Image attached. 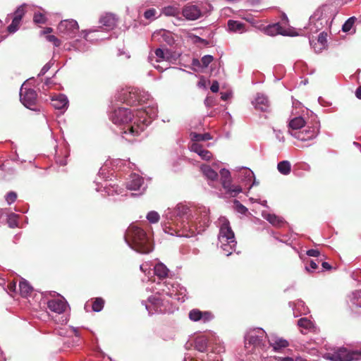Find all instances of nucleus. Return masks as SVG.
Returning <instances> with one entry per match:
<instances>
[{
  "label": "nucleus",
  "mask_w": 361,
  "mask_h": 361,
  "mask_svg": "<svg viewBox=\"0 0 361 361\" xmlns=\"http://www.w3.org/2000/svg\"><path fill=\"white\" fill-rule=\"evenodd\" d=\"M145 114H147L145 111L137 110L135 116L130 109L118 107L110 114V119L114 124L124 126L123 134L135 137L139 135L149 123L145 118L141 121Z\"/></svg>",
  "instance_id": "nucleus-1"
},
{
  "label": "nucleus",
  "mask_w": 361,
  "mask_h": 361,
  "mask_svg": "<svg viewBox=\"0 0 361 361\" xmlns=\"http://www.w3.org/2000/svg\"><path fill=\"white\" fill-rule=\"evenodd\" d=\"M191 216V210L183 204H178L173 210L169 211L166 214V221L163 224L165 233L171 235H188L189 221Z\"/></svg>",
  "instance_id": "nucleus-2"
},
{
  "label": "nucleus",
  "mask_w": 361,
  "mask_h": 361,
  "mask_svg": "<svg viewBox=\"0 0 361 361\" xmlns=\"http://www.w3.org/2000/svg\"><path fill=\"white\" fill-rule=\"evenodd\" d=\"M126 243L135 251L149 253L153 250L151 237L140 227L131 224L124 235Z\"/></svg>",
  "instance_id": "nucleus-3"
},
{
  "label": "nucleus",
  "mask_w": 361,
  "mask_h": 361,
  "mask_svg": "<svg viewBox=\"0 0 361 361\" xmlns=\"http://www.w3.org/2000/svg\"><path fill=\"white\" fill-rule=\"evenodd\" d=\"M148 99V95L140 90L130 87L119 94L118 99L130 106L141 104Z\"/></svg>",
  "instance_id": "nucleus-4"
},
{
  "label": "nucleus",
  "mask_w": 361,
  "mask_h": 361,
  "mask_svg": "<svg viewBox=\"0 0 361 361\" xmlns=\"http://www.w3.org/2000/svg\"><path fill=\"white\" fill-rule=\"evenodd\" d=\"M324 357L331 361H354L361 359V351L348 350L340 348L333 353H326Z\"/></svg>",
  "instance_id": "nucleus-5"
},
{
  "label": "nucleus",
  "mask_w": 361,
  "mask_h": 361,
  "mask_svg": "<svg viewBox=\"0 0 361 361\" xmlns=\"http://www.w3.org/2000/svg\"><path fill=\"white\" fill-rule=\"evenodd\" d=\"M221 185L226 192L231 197H235L242 192V188L240 185L231 184V178L229 171L223 169L220 171Z\"/></svg>",
  "instance_id": "nucleus-6"
},
{
  "label": "nucleus",
  "mask_w": 361,
  "mask_h": 361,
  "mask_svg": "<svg viewBox=\"0 0 361 361\" xmlns=\"http://www.w3.org/2000/svg\"><path fill=\"white\" fill-rule=\"evenodd\" d=\"M20 101L22 104L32 111H37L38 109L36 106L37 100V94L35 90L32 89H21L20 93Z\"/></svg>",
  "instance_id": "nucleus-7"
},
{
  "label": "nucleus",
  "mask_w": 361,
  "mask_h": 361,
  "mask_svg": "<svg viewBox=\"0 0 361 361\" xmlns=\"http://www.w3.org/2000/svg\"><path fill=\"white\" fill-rule=\"evenodd\" d=\"M264 331L262 329L258 331H253L245 336V344L253 345L255 348H259L263 349L264 348V343L263 342Z\"/></svg>",
  "instance_id": "nucleus-8"
},
{
  "label": "nucleus",
  "mask_w": 361,
  "mask_h": 361,
  "mask_svg": "<svg viewBox=\"0 0 361 361\" xmlns=\"http://www.w3.org/2000/svg\"><path fill=\"white\" fill-rule=\"evenodd\" d=\"M57 28L61 33L72 37L78 30L79 26L76 20L71 19L61 20Z\"/></svg>",
  "instance_id": "nucleus-9"
},
{
  "label": "nucleus",
  "mask_w": 361,
  "mask_h": 361,
  "mask_svg": "<svg viewBox=\"0 0 361 361\" xmlns=\"http://www.w3.org/2000/svg\"><path fill=\"white\" fill-rule=\"evenodd\" d=\"M189 319L192 322H202L207 323L211 322L214 316L210 311H201L199 309H192L188 313Z\"/></svg>",
  "instance_id": "nucleus-10"
},
{
  "label": "nucleus",
  "mask_w": 361,
  "mask_h": 361,
  "mask_svg": "<svg viewBox=\"0 0 361 361\" xmlns=\"http://www.w3.org/2000/svg\"><path fill=\"white\" fill-rule=\"evenodd\" d=\"M219 240L221 243L236 242L234 233L229 226V222L228 221L223 223L220 228Z\"/></svg>",
  "instance_id": "nucleus-11"
},
{
  "label": "nucleus",
  "mask_w": 361,
  "mask_h": 361,
  "mask_svg": "<svg viewBox=\"0 0 361 361\" xmlns=\"http://www.w3.org/2000/svg\"><path fill=\"white\" fill-rule=\"evenodd\" d=\"M318 134V129L316 127L310 128L303 131L290 133V135L301 141H307L314 139Z\"/></svg>",
  "instance_id": "nucleus-12"
},
{
  "label": "nucleus",
  "mask_w": 361,
  "mask_h": 361,
  "mask_svg": "<svg viewBox=\"0 0 361 361\" xmlns=\"http://www.w3.org/2000/svg\"><path fill=\"white\" fill-rule=\"evenodd\" d=\"M47 307L51 312L61 314L66 310L67 302L63 298L52 299L49 300Z\"/></svg>",
  "instance_id": "nucleus-13"
},
{
  "label": "nucleus",
  "mask_w": 361,
  "mask_h": 361,
  "mask_svg": "<svg viewBox=\"0 0 361 361\" xmlns=\"http://www.w3.org/2000/svg\"><path fill=\"white\" fill-rule=\"evenodd\" d=\"M182 13L186 19L190 20H197L202 16L200 9L195 5L185 6Z\"/></svg>",
  "instance_id": "nucleus-14"
},
{
  "label": "nucleus",
  "mask_w": 361,
  "mask_h": 361,
  "mask_svg": "<svg viewBox=\"0 0 361 361\" xmlns=\"http://www.w3.org/2000/svg\"><path fill=\"white\" fill-rule=\"evenodd\" d=\"M252 104L257 110L267 112L269 110L270 104L269 99L263 94H257Z\"/></svg>",
  "instance_id": "nucleus-15"
},
{
  "label": "nucleus",
  "mask_w": 361,
  "mask_h": 361,
  "mask_svg": "<svg viewBox=\"0 0 361 361\" xmlns=\"http://www.w3.org/2000/svg\"><path fill=\"white\" fill-rule=\"evenodd\" d=\"M265 32L267 35L275 36L276 35H281L283 36L293 35L290 34L287 30L282 27L279 23L269 25L266 27Z\"/></svg>",
  "instance_id": "nucleus-16"
},
{
  "label": "nucleus",
  "mask_w": 361,
  "mask_h": 361,
  "mask_svg": "<svg viewBox=\"0 0 361 361\" xmlns=\"http://www.w3.org/2000/svg\"><path fill=\"white\" fill-rule=\"evenodd\" d=\"M190 149L191 151L198 154L202 159L209 161L212 157V154L211 153V152L204 149L201 145L197 142H194L192 144V145L190 146Z\"/></svg>",
  "instance_id": "nucleus-17"
},
{
  "label": "nucleus",
  "mask_w": 361,
  "mask_h": 361,
  "mask_svg": "<svg viewBox=\"0 0 361 361\" xmlns=\"http://www.w3.org/2000/svg\"><path fill=\"white\" fill-rule=\"evenodd\" d=\"M143 184V178L139 175L133 174L128 181L126 187L130 190H138Z\"/></svg>",
  "instance_id": "nucleus-18"
},
{
  "label": "nucleus",
  "mask_w": 361,
  "mask_h": 361,
  "mask_svg": "<svg viewBox=\"0 0 361 361\" xmlns=\"http://www.w3.org/2000/svg\"><path fill=\"white\" fill-rule=\"evenodd\" d=\"M68 99L64 94H59L51 100V105L56 109H65L68 106Z\"/></svg>",
  "instance_id": "nucleus-19"
},
{
  "label": "nucleus",
  "mask_w": 361,
  "mask_h": 361,
  "mask_svg": "<svg viewBox=\"0 0 361 361\" xmlns=\"http://www.w3.org/2000/svg\"><path fill=\"white\" fill-rule=\"evenodd\" d=\"M264 219L269 221L272 226L281 228L286 224V221L279 216L274 214H267L263 215Z\"/></svg>",
  "instance_id": "nucleus-20"
},
{
  "label": "nucleus",
  "mask_w": 361,
  "mask_h": 361,
  "mask_svg": "<svg viewBox=\"0 0 361 361\" xmlns=\"http://www.w3.org/2000/svg\"><path fill=\"white\" fill-rule=\"evenodd\" d=\"M99 22L106 30H111L116 25V19L114 15L106 13L100 18Z\"/></svg>",
  "instance_id": "nucleus-21"
},
{
  "label": "nucleus",
  "mask_w": 361,
  "mask_h": 361,
  "mask_svg": "<svg viewBox=\"0 0 361 361\" xmlns=\"http://www.w3.org/2000/svg\"><path fill=\"white\" fill-rule=\"evenodd\" d=\"M269 345L273 347L274 351H279L289 345L288 341L281 338L271 339L269 340Z\"/></svg>",
  "instance_id": "nucleus-22"
},
{
  "label": "nucleus",
  "mask_w": 361,
  "mask_h": 361,
  "mask_svg": "<svg viewBox=\"0 0 361 361\" xmlns=\"http://www.w3.org/2000/svg\"><path fill=\"white\" fill-rule=\"evenodd\" d=\"M305 124V119L301 116H298L290 121L288 126L292 130H299L304 127Z\"/></svg>",
  "instance_id": "nucleus-23"
},
{
  "label": "nucleus",
  "mask_w": 361,
  "mask_h": 361,
  "mask_svg": "<svg viewBox=\"0 0 361 361\" xmlns=\"http://www.w3.org/2000/svg\"><path fill=\"white\" fill-rule=\"evenodd\" d=\"M19 289L20 295L24 298H26L28 295H30V294L32 292L33 290L32 287L25 280L20 281Z\"/></svg>",
  "instance_id": "nucleus-24"
},
{
  "label": "nucleus",
  "mask_w": 361,
  "mask_h": 361,
  "mask_svg": "<svg viewBox=\"0 0 361 361\" xmlns=\"http://www.w3.org/2000/svg\"><path fill=\"white\" fill-rule=\"evenodd\" d=\"M227 24L229 30L232 32H243L245 30V24L239 21L229 20Z\"/></svg>",
  "instance_id": "nucleus-25"
},
{
  "label": "nucleus",
  "mask_w": 361,
  "mask_h": 361,
  "mask_svg": "<svg viewBox=\"0 0 361 361\" xmlns=\"http://www.w3.org/2000/svg\"><path fill=\"white\" fill-rule=\"evenodd\" d=\"M154 274L160 279H164L167 277L169 274V269L162 263H159L154 267Z\"/></svg>",
  "instance_id": "nucleus-26"
},
{
  "label": "nucleus",
  "mask_w": 361,
  "mask_h": 361,
  "mask_svg": "<svg viewBox=\"0 0 361 361\" xmlns=\"http://www.w3.org/2000/svg\"><path fill=\"white\" fill-rule=\"evenodd\" d=\"M201 170L204 175L208 178L212 180H214L217 178L218 174L217 173L213 170L208 165H202L201 166Z\"/></svg>",
  "instance_id": "nucleus-27"
},
{
  "label": "nucleus",
  "mask_w": 361,
  "mask_h": 361,
  "mask_svg": "<svg viewBox=\"0 0 361 361\" xmlns=\"http://www.w3.org/2000/svg\"><path fill=\"white\" fill-rule=\"evenodd\" d=\"M158 36H160L162 37L163 41H164L168 44H171L173 43V38L171 35V34L166 30H161L159 32H154L153 34L154 37H157Z\"/></svg>",
  "instance_id": "nucleus-28"
},
{
  "label": "nucleus",
  "mask_w": 361,
  "mask_h": 361,
  "mask_svg": "<svg viewBox=\"0 0 361 361\" xmlns=\"http://www.w3.org/2000/svg\"><path fill=\"white\" fill-rule=\"evenodd\" d=\"M27 5L26 4H23L18 6L12 14L13 18L21 22L23 18L27 12Z\"/></svg>",
  "instance_id": "nucleus-29"
},
{
  "label": "nucleus",
  "mask_w": 361,
  "mask_h": 361,
  "mask_svg": "<svg viewBox=\"0 0 361 361\" xmlns=\"http://www.w3.org/2000/svg\"><path fill=\"white\" fill-rule=\"evenodd\" d=\"M195 348L200 352H205L207 348V339L204 337H200L195 340Z\"/></svg>",
  "instance_id": "nucleus-30"
},
{
  "label": "nucleus",
  "mask_w": 361,
  "mask_h": 361,
  "mask_svg": "<svg viewBox=\"0 0 361 361\" xmlns=\"http://www.w3.org/2000/svg\"><path fill=\"white\" fill-rule=\"evenodd\" d=\"M277 169L281 173L288 175L290 172V164L288 161H280L278 164Z\"/></svg>",
  "instance_id": "nucleus-31"
},
{
  "label": "nucleus",
  "mask_w": 361,
  "mask_h": 361,
  "mask_svg": "<svg viewBox=\"0 0 361 361\" xmlns=\"http://www.w3.org/2000/svg\"><path fill=\"white\" fill-rule=\"evenodd\" d=\"M192 140L195 142H200V141H206L212 139V137L209 133H192L190 134Z\"/></svg>",
  "instance_id": "nucleus-32"
},
{
  "label": "nucleus",
  "mask_w": 361,
  "mask_h": 361,
  "mask_svg": "<svg viewBox=\"0 0 361 361\" xmlns=\"http://www.w3.org/2000/svg\"><path fill=\"white\" fill-rule=\"evenodd\" d=\"M105 301L102 298H96L92 303V309L94 312H100L104 305Z\"/></svg>",
  "instance_id": "nucleus-33"
},
{
  "label": "nucleus",
  "mask_w": 361,
  "mask_h": 361,
  "mask_svg": "<svg viewBox=\"0 0 361 361\" xmlns=\"http://www.w3.org/2000/svg\"><path fill=\"white\" fill-rule=\"evenodd\" d=\"M154 53L157 58V59L156 60L157 62L168 60L169 58V54L168 49H166V51H165L164 49H162L161 48H158L155 50Z\"/></svg>",
  "instance_id": "nucleus-34"
},
{
  "label": "nucleus",
  "mask_w": 361,
  "mask_h": 361,
  "mask_svg": "<svg viewBox=\"0 0 361 361\" xmlns=\"http://www.w3.org/2000/svg\"><path fill=\"white\" fill-rule=\"evenodd\" d=\"M236 242L221 243V247L226 256L230 255L235 250Z\"/></svg>",
  "instance_id": "nucleus-35"
},
{
  "label": "nucleus",
  "mask_w": 361,
  "mask_h": 361,
  "mask_svg": "<svg viewBox=\"0 0 361 361\" xmlns=\"http://www.w3.org/2000/svg\"><path fill=\"white\" fill-rule=\"evenodd\" d=\"M21 22L13 18L11 23L8 26L7 30L9 33H14L20 28Z\"/></svg>",
  "instance_id": "nucleus-36"
},
{
  "label": "nucleus",
  "mask_w": 361,
  "mask_h": 361,
  "mask_svg": "<svg viewBox=\"0 0 361 361\" xmlns=\"http://www.w3.org/2000/svg\"><path fill=\"white\" fill-rule=\"evenodd\" d=\"M355 21V17H350L348 18L345 23L343 25L342 30L347 32L351 30Z\"/></svg>",
  "instance_id": "nucleus-37"
},
{
  "label": "nucleus",
  "mask_w": 361,
  "mask_h": 361,
  "mask_svg": "<svg viewBox=\"0 0 361 361\" xmlns=\"http://www.w3.org/2000/svg\"><path fill=\"white\" fill-rule=\"evenodd\" d=\"M147 219L150 223L155 224L159 221L160 216L157 212L151 211L147 214Z\"/></svg>",
  "instance_id": "nucleus-38"
},
{
  "label": "nucleus",
  "mask_w": 361,
  "mask_h": 361,
  "mask_svg": "<svg viewBox=\"0 0 361 361\" xmlns=\"http://www.w3.org/2000/svg\"><path fill=\"white\" fill-rule=\"evenodd\" d=\"M298 324L300 327L304 328L305 329H310L312 326V322L307 318H301L298 320Z\"/></svg>",
  "instance_id": "nucleus-39"
},
{
  "label": "nucleus",
  "mask_w": 361,
  "mask_h": 361,
  "mask_svg": "<svg viewBox=\"0 0 361 361\" xmlns=\"http://www.w3.org/2000/svg\"><path fill=\"white\" fill-rule=\"evenodd\" d=\"M33 21L36 24H44L47 22V18L41 13H35L33 16Z\"/></svg>",
  "instance_id": "nucleus-40"
},
{
  "label": "nucleus",
  "mask_w": 361,
  "mask_h": 361,
  "mask_svg": "<svg viewBox=\"0 0 361 361\" xmlns=\"http://www.w3.org/2000/svg\"><path fill=\"white\" fill-rule=\"evenodd\" d=\"M164 13L167 16H176L179 13V11L176 7L168 6L164 8Z\"/></svg>",
  "instance_id": "nucleus-41"
},
{
  "label": "nucleus",
  "mask_w": 361,
  "mask_h": 361,
  "mask_svg": "<svg viewBox=\"0 0 361 361\" xmlns=\"http://www.w3.org/2000/svg\"><path fill=\"white\" fill-rule=\"evenodd\" d=\"M17 197L18 196H17L16 192H15L13 191H11L7 193V195L5 197V199H6V201L7 202V203L8 204H11L16 200Z\"/></svg>",
  "instance_id": "nucleus-42"
},
{
  "label": "nucleus",
  "mask_w": 361,
  "mask_h": 361,
  "mask_svg": "<svg viewBox=\"0 0 361 361\" xmlns=\"http://www.w3.org/2000/svg\"><path fill=\"white\" fill-rule=\"evenodd\" d=\"M214 58L211 55H205L204 56L202 59L201 62L202 63V66L206 68L209 66L210 63L213 61Z\"/></svg>",
  "instance_id": "nucleus-43"
},
{
  "label": "nucleus",
  "mask_w": 361,
  "mask_h": 361,
  "mask_svg": "<svg viewBox=\"0 0 361 361\" xmlns=\"http://www.w3.org/2000/svg\"><path fill=\"white\" fill-rule=\"evenodd\" d=\"M47 39L53 43L55 47H59L61 45V41L54 35H47Z\"/></svg>",
  "instance_id": "nucleus-44"
},
{
  "label": "nucleus",
  "mask_w": 361,
  "mask_h": 361,
  "mask_svg": "<svg viewBox=\"0 0 361 361\" xmlns=\"http://www.w3.org/2000/svg\"><path fill=\"white\" fill-rule=\"evenodd\" d=\"M16 217L17 215L14 214H12L8 216V223L10 227L13 228L15 226H17Z\"/></svg>",
  "instance_id": "nucleus-45"
},
{
  "label": "nucleus",
  "mask_w": 361,
  "mask_h": 361,
  "mask_svg": "<svg viewBox=\"0 0 361 361\" xmlns=\"http://www.w3.org/2000/svg\"><path fill=\"white\" fill-rule=\"evenodd\" d=\"M235 204L236 205L237 211L241 214H245L247 212V209L240 203L239 201L235 200Z\"/></svg>",
  "instance_id": "nucleus-46"
},
{
  "label": "nucleus",
  "mask_w": 361,
  "mask_h": 361,
  "mask_svg": "<svg viewBox=\"0 0 361 361\" xmlns=\"http://www.w3.org/2000/svg\"><path fill=\"white\" fill-rule=\"evenodd\" d=\"M156 10L154 9V8H150V9H148L147 10L145 13H144V16L145 18L147 19H150L152 18H153L155 14H156Z\"/></svg>",
  "instance_id": "nucleus-47"
},
{
  "label": "nucleus",
  "mask_w": 361,
  "mask_h": 361,
  "mask_svg": "<svg viewBox=\"0 0 361 361\" xmlns=\"http://www.w3.org/2000/svg\"><path fill=\"white\" fill-rule=\"evenodd\" d=\"M327 34L322 32L318 36V42L324 44L326 42Z\"/></svg>",
  "instance_id": "nucleus-48"
},
{
  "label": "nucleus",
  "mask_w": 361,
  "mask_h": 361,
  "mask_svg": "<svg viewBox=\"0 0 361 361\" xmlns=\"http://www.w3.org/2000/svg\"><path fill=\"white\" fill-rule=\"evenodd\" d=\"M219 82L218 81L216 80H214L212 82V84L210 87V90L212 92H217L219 91Z\"/></svg>",
  "instance_id": "nucleus-49"
},
{
  "label": "nucleus",
  "mask_w": 361,
  "mask_h": 361,
  "mask_svg": "<svg viewBox=\"0 0 361 361\" xmlns=\"http://www.w3.org/2000/svg\"><path fill=\"white\" fill-rule=\"evenodd\" d=\"M319 251L318 250L311 249L307 251V255L310 257H319Z\"/></svg>",
  "instance_id": "nucleus-50"
},
{
  "label": "nucleus",
  "mask_w": 361,
  "mask_h": 361,
  "mask_svg": "<svg viewBox=\"0 0 361 361\" xmlns=\"http://www.w3.org/2000/svg\"><path fill=\"white\" fill-rule=\"evenodd\" d=\"M197 85L200 87H206V81L204 78V77H201L200 81L198 82Z\"/></svg>",
  "instance_id": "nucleus-51"
},
{
  "label": "nucleus",
  "mask_w": 361,
  "mask_h": 361,
  "mask_svg": "<svg viewBox=\"0 0 361 361\" xmlns=\"http://www.w3.org/2000/svg\"><path fill=\"white\" fill-rule=\"evenodd\" d=\"M164 286L166 288H163L162 290L166 292V294H169L171 291V288L169 287V283L167 282L164 283Z\"/></svg>",
  "instance_id": "nucleus-52"
},
{
  "label": "nucleus",
  "mask_w": 361,
  "mask_h": 361,
  "mask_svg": "<svg viewBox=\"0 0 361 361\" xmlns=\"http://www.w3.org/2000/svg\"><path fill=\"white\" fill-rule=\"evenodd\" d=\"M355 96L357 99H361V85L356 89Z\"/></svg>",
  "instance_id": "nucleus-53"
},
{
  "label": "nucleus",
  "mask_w": 361,
  "mask_h": 361,
  "mask_svg": "<svg viewBox=\"0 0 361 361\" xmlns=\"http://www.w3.org/2000/svg\"><path fill=\"white\" fill-rule=\"evenodd\" d=\"M322 266L324 269L326 270H331L332 269V267L328 262H322Z\"/></svg>",
  "instance_id": "nucleus-54"
},
{
  "label": "nucleus",
  "mask_w": 361,
  "mask_h": 361,
  "mask_svg": "<svg viewBox=\"0 0 361 361\" xmlns=\"http://www.w3.org/2000/svg\"><path fill=\"white\" fill-rule=\"evenodd\" d=\"M49 69V66L48 65H45L40 71V75H44L45 73Z\"/></svg>",
  "instance_id": "nucleus-55"
},
{
  "label": "nucleus",
  "mask_w": 361,
  "mask_h": 361,
  "mask_svg": "<svg viewBox=\"0 0 361 361\" xmlns=\"http://www.w3.org/2000/svg\"><path fill=\"white\" fill-rule=\"evenodd\" d=\"M310 268L312 269H316L318 267L317 264L315 262H314L313 260L310 261Z\"/></svg>",
  "instance_id": "nucleus-56"
},
{
  "label": "nucleus",
  "mask_w": 361,
  "mask_h": 361,
  "mask_svg": "<svg viewBox=\"0 0 361 361\" xmlns=\"http://www.w3.org/2000/svg\"><path fill=\"white\" fill-rule=\"evenodd\" d=\"M201 63L197 59H194L192 61V64L195 66H200Z\"/></svg>",
  "instance_id": "nucleus-57"
},
{
  "label": "nucleus",
  "mask_w": 361,
  "mask_h": 361,
  "mask_svg": "<svg viewBox=\"0 0 361 361\" xmlns=\"http://www.w3.org/2000/svg\"><path fill=\"white\" fill-rule=\"evenodd\" d=\"M228 97H229V94H228L223 93V92L221 93V99L222 100L226 101V100H227L228 99Z\"/></svg>",
  "instance_id": "nucleus-58"
},
{
  "label": "nucleus",
  "mask_w": 361,
  "mask_h": 361,
  "mask_svg": "<svg viewBox=\"0 0 361 361\" xmlns=\"http://www.w3.org/2000/svg\"><path fill=\"white\" fill-rule=\"evenodd\" d=\"M279 361H294L292 357H279Z\"/></svg>",
  "instance_id": "nucleus-59"
},
{
  "label": "nucleus",
  "mask_w": 361,
  "mask_h": 361,
  "mask_svg": "<svg viewBox=\"0 0 361 361\" xmlns=\"http://www.w3.org/2000/svg\"><path fill=\"white\" fill-rule=\"evenodd\" d=\"M16 283H9L8 285V288L11 290H15L16 289Z\"/></svg>",
  "instance_id": "nucleus-60"
},
{
  "label": "nucleus",
  "mask_w": 361,
  "mask_h": 361,
  "mask_svg": "<svg viewBox=\"0 0 361 361\" xmlns=\"http://www.w3.org/2000/svg\"><path fill=\"white\" fill-rule=\"evenodd\" d=\"M52 32V28L51 27H47L44 30V33H49Z\"/></svg>",
  "instance_id": "nucleus-61"
},
{
  "label": "nucleus",
  "mask_w": 361,
  "mask_h": 361,
  "mask_svg": "<svg viewBox=\"0 0 361 361\" xmlns=\"http://www.w3.org/2000/svg\"><path fill=\"white\" fill-rule=\"evenodd\" d=\"M160 300L159 299H157V298H153V303H154V305H158L159 303Z\"/></svg>",
  "instance_id": "nucleus-62"
},
{
  "label": "nucleus",
  "mask_w": 361,
  "mask_h": 361,
  "mask_svg": "<svg viewBox=\"0 0 361 361\" xmlns=\"http://www.w3.org/2000/svg\"><path fill=\"white\" fill-rule=\"evenodd\" d=\"M205 103H209V98L207 97V99H205Z\"/></svg>",
  "instance_id": "nucleus-63"
},
{
  "label": "nucleus",
  "mask_w": 361,
  "mask_h": 361,
  "mask_svg": "<svg viewBox=\"0 0 361 361\" xmlns=\"http://www.w3.org/2000/svg\"><path fill=\"white\" fill-rule=\"evenodd\" d=\"M205 103H209V98L207 97V99H205Z\"/></svg>",
  "instance_id": "nucleus-64"
}]
</instances>
